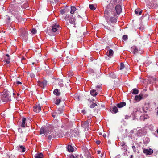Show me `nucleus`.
Listing matches in <instances>:
<instances>
[{"label":"nucleus","instance_id":"nucleus-12","mask_svg":"<svg viewBox=\"0 0 158 158\" xmlns=\"http://www.w3.org/2000/svg\"><path fill=\"white\" fill-rule=\"evenodd\" d=\"M81 126L82 127L85 129L86 128H88L89 127V122L88 121H86L83 123L82 124Z\"/></svg>","mask_w":158,"mask_h":158},{"label":"nucleus","instance_id":"nucleus-57","mask_svg":"<svg viewBox=\"0 0 158 158\" xmlns=\"http://www.w3.org/2000/svg\"><path fill=\"white\" fill-rule=\"evenodd\" d=\"M96 143L98 144V145H99L100 144V141H96Z\"/></svg>","mask_w":158,"mask_h":158},{"label":"nucleus","instance_id":"nucleus-62","mask_svg":"<svg viewBox=\"0 0 158 158\" xmlns=\"http://www.w3.org/2000/svg\"><path fill=\"white\" fill-rule=\"evenodd\" d=\"M80 98V97H79V96H78V97H77V99H78V100H80V98Z\"/></svg>","mask_w":158,"mask_h":158},{"label":"nucleus","instance_id":"nucleus-46","mask_svg":"<svg viewBox=\"0 0 158 158\" xmlns=\"http://www.w3.org/2000/svg\"><path fill=\"white\" fill-rule=\"evenodd\" d=\"M128 37L127 35H124L123 37V39L124 40H126L127 39Z\"/></svg>","mask_w":158,"mask_h":158},{"label":"nucleus","instance_id":"nucleus-14","mask_svg":"<svg viewBox=\"0 0 158 158\" xmlns=\"http://www.w3.org/2000/svg\"><path fill=\"white\" fill-rule=\"evenodd\" d=\"M126 103L125 102H121L117 104V106L119 108H121L126 105Z\"/></svg>","mask_w":158,"mask_h":158},{"label":"nucleus","instance_id":"nucleus-25","mask_svg":"<svg viewBox=\"0 0 158 158\" xmlns=\"http://www.w3.org/2000/svg\"><path fill=\"white\" fill-rule=\"evenodd\" d=\"M35 158H42L43 155L42 153H37L34 156Z\"/></svg>","mask_w":158,"mask_h":158},{"label":"nucleus","instance_id":"nucleus-19","mask_svg":"<svg viewBox=\"0 0 158 158\" xmlns=\"http://www.w3.org/2000/svg\"><path fill=\"white\" fill-rule=\"evenodd\" d=\"M110 111L114 113H116L118 111V109L116 106H113L112 109H110Z\"/></svg>","mask_w":158,"mask_h":158},{"label":"nucleus","instance_id":"nucleus-37","mask_svg":"<svg viewBox=\"0 0 158 158\" xmlns=\"http://www.w3.org/2000/svg\"><path fill=\"white\" fill-rule=\"evenodd\" d=\"M6 158H15V156L14 155L12 154L10 155H8L6 156Z\"/></svg>","mask_w":158,"mask_h":158},{"label":"nucleus","instance_id":"nucleus-9","mask_svg":"<svg viewBox=\"0 0 158 158\" xmlns=\"http://www.w3.org/2000/svg\"><path fill=\"white\" fill-rule=\"evenodd\" d=\"M143 153L147 155H151L153 152V150L151 149H144L143 150Z\"/></svg>","mask_w":158,"mask_h":158},{"label":"nucleus","instance_id":"nucleus-42","mask_svg":"<svg viewBox=\"0 0 158 158\" xmlns=\"http://www.w3.org/2000/svg\"><path fill=\"white\" fill-rule=\"evenodd\" d=\"M102 85H97L96 86V88H98L99 89L98 90L99 91H101L102 90L101 86H102Z\"/></svg>","mask_w":158,"mask_h":158},{"label":"nucleus","instance_id":"nucleus-41","mask_svg":"<svg viewBox=\"0 0 158 158\" xmlns=\"http://www.w3.org/2000/svg\"><path fill=\"white\" fill-rule=\"evenodd\" d=\"M70 158H79L78 156H75L73 155H71L69 156Z\"/></svg>","mask_w":158,"mask_h":158},{"label":"nucleus","instance_id":"nucleus-38","mask_svg":"<svg viewBox=\"0 0 158 158\" xmlns=\"http://www.w3.org/2000/svg\"><path fill=\"white\" fill-rule=\"evenodd\" d=\"M124 67V64L123 63H121L120 64V69L122 70L123 69Z\"/></svg>","mask_w":158,"mask_h":158},{"label":"nucleus","instance_id":"nucleus-54","mask_svg":"<svg viewBox=\"0 0 158 158\" xmlns=\"http://www.w3.org/2000/svg\"><path fill=\"white\" fill-rule=\"evenodd\" d=\"M58 115H57V114H55V113L53 114L52 115V116L55 118Z\"/></svg>","mask_w":158,"mask_h":158},{"label":"nucleus","instance_id":"nucleus-33","mask_svg":"<svg viewBox=\"0 0 158 158\" xmlns=\"http://www.w3.org/2000/svg\"><path fill=\"white\" fill-rule=\"evenodd\" d=\"M42 84L43 85V88H44V87H45L47 84V81L46 80H44L42 82Z\"/></svg>","mask_w":158,"mask_h":158},{"label":"nucleus","instance_id":"nucleus-4","mask_svg":"<svg viewBox=\"0 0 158 158\" xmlns=\"http://www.w3.org/2000/svg\"><path fill=\"white\" fill-rule=\"evenodd\" d=\"M20 35L23 39L27 40L28 38V33L27 31L22 29L19 30Z\"/></svg>","mask_w":158,"mask_h":158},{"label":"nucleus","instance_id":"nucleus-63","mask_svg":"<svg viewBox=\"0 0 158 158\" xmlns=\"http://www.w3.org/2000/svg\"><path fill=\"white\" fill-rule=\"evenodd\" d=\"M133 158V155H131L130 156V158Z\"/></svg>","mask_w":158,"mask_h":158},{"label":"nucleus","instance_id":"nucleus-45","mask_svg":"<svg viewBox=\"0 0 158 158\" xmlns=\"http://www.w3.org/2000/svg\"><path fill=\"white\" fill-rule=\"evenodd\" d=\"M61 101V100L60 99H57L56 100V102H55V104L57 105H58L60 103Z\"/></svg>","mask_w":158,"mask_h":158},{"label":"nucleus","instance_id":"nucleus-64","mask_svg":"<svg viewBox=\"0 0 158 158\" xmlns=\"http://www.w3.org/2000/svg\"><path fill=\"white\" fill-rule=\"evenodd\" d=\"M27 121H29V123L31 122V120H30L28 119Z\"/></svg>","mask_w":158,"mask_h":158},{"label":"nucleus","instance_id":"nucleus-21","mask_svg":"<svg viewBox=\"0 0 158 158\" xmlns=\"http://www.w3.org/2000/svg\"><path fill=\"white\" fill-rule=\"evenodd\" d=\"M135 12L136 15H140L142 14V10L139 8H138L135 10Z\"/></svg>","mask_w":158,"mask_h":158},{"label":"nucleus","instance_id":"nucleus-56","mask_svg":"<svg viewBox=\"0 0 158 158\" xmlns=\"http://www.w3.org/2000/svg\"><path fill=\"white\" fill-rule=\"evenodd\" d=\"M52 136L51 135H49L48 136V139H51L52 138Z\"/></svg>","mask_w":158,"mask_h":158},{"label":"nucleus","instance_id":"nucleus-40","mask_svg":"<svg viewBox=\"0 0 158 158\" xmlns=\"http://www.w3.org/2000/svg\"><path fill=\"white\" fill-rule=\"evenodd\" d=\"M97 104L94 103H93L90 106V107L91 108H94L95 106H96Z\"/></svg>","mask_w":158,"mask_h":158},{"label":"nucleus","instance_id":"nucleus-47","mask_svg":"<svg viewBox=\"0 0 158 158\" xmlns=\"http://www.w3.org/2000/svg\"><path fill=\"white\" fill-rule=\"evenodd\" d=\"M38 84L40 87H43V85L42 84V82L38 81Z\"/></svg>","mask_w":158,"mask_h":158},{"label":"nucleus","instance_id":"nucleus-8","mask_svg":"<svg viewBox=\"0 0 158 158\" xmlns=\"http://www.w3.org/2000/svg\"><path fill=\"white\" fill-rule=\"evenodd\" d=\"M59 25H57L56 23H55L54 24H53L52 26V29L51 31L52 32H55L57 31L58 28H59Z\"/></svg>","mask_w":158,"mask_h":158},{"label":"nucleus","instance_id":"nucleus-31","mask_svg":"<svg viewBox=\"0 0 158 158\" xmlns=\"http://www.w3.org/2000/svg\"><path fill=\"white\" fill-rule=\"evenodd\" d=\"M71 9L70 13L72 14H73L74 12L77 10L75 6H71Z\"/></svg>","mask_w":158,"mask_h":158},{"label":"nucleus","instance_id":"nucleus-23","mask_svg":"<svg viewBox=\"0 0 158 158\" xmlns=\"http://www.w3.org/2000/svg\"><path fill=\"white\" fill-rule=\"evenodd\" d=\"M90 93L93 96H95L97 95V93L96 92L95 90L92 89L90 91Z\"/></svg>","mask_w":158,"mask_h":158},{"label":"nucleus","instance_id":"nucleus-36","mask_svg":"<svg viewBox=\"0 0 158 158\" xmlns=\"http://www.w3.org/2000/svg\"><path fill=\"white\" fill-rule=\"evenodd\" d=\"M48 1L52 3H56L58 2L59 0H47Z\"/></svg>","mask_w":158,"mask_h":158},{"label":"nucleus","instance_id":"nucleus-13","mask_svg":"<svg viewBox=\"0 0 158 158\" xmlns=\"http://www.w3.org/2000/svg\"><path fill=\"white\" fill-rule=\"evenodd\" d=\"M22 123L21 125V126L22 127L24 128L25 126H27V123L26 124V121H26V118H22Z\"/></svg>","mask_w":158,"mask_h":158},{"label":"nucleus","instance_id":"nucleus-5","mask_svg":"<svg viewBox=\"0 0 158 158\" xmlns=\"http://www.w3.org/2000/svg\"><path fill=\"white\" fill-rule=\"evenodd\" d=\"M50 131L47 127H42L40 129V134H43L46 135L49 133Z\"/></svg>","mask_w":158,"mask_h":158},{"label":"nucleus","instance_id":"nucleus-1","mask_svg":"<svg viewBox=\"0 0 158 158\" xmlns=\"http://www.w3.org/2000/svg\"><path fill=\"white\" fill-rule=\"evenodd\" d=\"M114 7L112 3L109 4L107 6V8L105 10L104 15L106 20H109V18L110 17L114 16L115 14L114 12Z\"/></svg>","mask_w":158,"mask_h":158},{"label":"nucleus","instance_id":"nucleus-43","mask_svg":"<svg viewBox=\"0 0 158 158\" xmlns=\"http://www.w3.org/2000/svg\"><path fill=\"white\" fill-rule=\"evenodd\" d=\"M36 30L35 29L33 28L32 29L31 32L33 34H35L36 33Z\"/></svg>","mask_w":158,"mask_h":158},{"label":"nucleus","instance_id":"nucleus-29","mask_svg":"<svg viewBox=\"0 0 158 158\" xmlns=\"http://www.w3.org/2000/svg\"><path fill=\"white\" fill-rule=\"evenodd\" d=\"M19 147L20 149H19V150H22V152H24L25 151V147L24 146H23L22 145H19L18 146V147Z\"/></svg>","mask_w":158,"mask_h":158},{"label":"nucleus","instance_id":"nucleus-32","mask_svg":"<svg viewBox=\"0 0 158 158\" xmlns=\"http://www.w3.org/2000/svg\"><path fill=\"white\" fill-rule=\"evenodd\" d=\"M139 90L136 88L133 89H132V93L134 94H138Z\"/></svg>","mask_w":158,"mask_h":158},{"label":"nucleus","instance_id":"nucleus-3","mask_svg":"<svg viewBox=\"0 0 158 158\" xmlns=\"http://www.w3.org/2000/svg\"><path fill=\"white\" fill-rule=\"evenodd\" d=\"M66 20L69 21L70 23L72 25H73V27H76L75 26V19L73 17V15H66L65 17Z\"/></svg>","mask_w":158,"mask_h":158},{"label":"nucleus","instance_id":"nucleus-51","mask_svg":"<svg viewBox=\"0 0 158 158\" xmlns=\"http://www.w3.org/2000/svg\"><path fill=\"white\" fill-rule=\"evenodd\" d=\"M30 76L31 78H34L35 77L34 74L32 73H31L30 74Z\"/></svg>","mask_w":158,"mask_h":158},{"label":"nucleus","instance_id":"nucleus-39","mask_svg":"<svg viewBox=\"0 0 158 158\" xmlns=\"http://www.w3.org/2000/svg\"><path fill=\"white\" fill-rule=\"evenodd\" d=\"M110 77L113 78H116L117 77V76L115 75L113 73H111L110 74Z\"/></svg>","mask_w":158,"mask_h":158},{"label":"nucleus","instance_id":"nucleus-17","mask_svg":"<svg viewBox=\"0 0 158 158\" xmlns=\"http://www.w3.org/2000/svg\"><path fill=\"white\" fill-rule=\"evenodd\" d=\"M114 54V52L112 49H110L108 51V52H107L106 54L108 56L111 58Z\"/></svg>","mask_w":158,"mask_h":158},{"label":"nucleus","instance_id":"nucleus-59","mask_svg":"<svg viewBox=\"0 0 158 158\" xmlns=\"http://www.w3.org/2000/svg\"><path fill=\"white\" fill-rule=\"evenodd\" d=\"M103 136L104 137H106V134H104L103 135Z\"/></svg>","mask_w":158,"mask_h":158},{"label":"nucleus","instance_id":"nucleus-55","mask_svg":"<svg viewBox=\"0 0 158 158\" xmlns=\"http://www.w3.org/2000/svg\"><path fill=\"white\" fill-rule=\"evenodd\" d=\"M141 118H143V120H144L145 119H147L146 117H145L144 116H141Z\"/></svg>","mask_w":158,"mask_h":158},{"label":"nucleus","instance_id":"nucleus-58","mask_svg":"<svg viewBox=\"0 0 158 158\" xmlns=\"http://www.w3.org/2000/svg\"><path fill=\"white\" fill-rule=\"evenodd\" d=\"M22 84V83L21 82L19 81H18L16 82V84L17 85L21 84Z\"/></svg>","mask_w":158,"mask_h":158},{"label":"nucleus","instance_id":"nucleus-11","mask_svg":"<svg viewBox=\"0 0 158 158\" xmlns=\"http://www.w3.org/2000/svg\"><path fill=\"white\" fill-rule=\"evenodd\" d=\"M115 10L117 14H119L122 11L121 6L119 5H118L115 6Z\"/></svg>","mask_w":158,"mask_h":158},{"label":"nucleus","instance_id":"nucleus-7","mask_svg":"<svg viewBox=\"0 0 158 158\" xmlns=\"http://www.w3.org/2000/svg\"><path fill=\"white\" fill-rule=\"evenodd\" d=\"M41 106L40 104H36L33 107L34 111L38 113L41 111Z\"/></svg>","mask_w":158,"mask_h":158},{"label":"nucleus","instance_id":"nucleus-15","mask_svg":"<svg viewBox=\"0 0 158 158\" xmlns=\"http://www.w3.org/2000/svg\"><path fill=\"white\" fill-rule=\"evenodd\" d=\"M10 57L9 55L6 54V57L4 58V62H6L7 64H9L10 63Z\"/></svg>","mask_w":158,"mask_h":158},{"label":"nucleus","instance_id":"nucleus-30","mask_svg":"<svg viewBox=\"0 0 158 158\" xmlns=\"http://www.w3.org/2000/svg\"><path fill=\"white\" fill-rule=\"evenodd\" d=\"M72 134L75 137H78L79 132L78 131H75L73 132Z\"/></svg>","mask_w":158,"mask_h":158},{"label":"nucleus","instance_id":"nucleus-52","mask_svg":"<svg viewBox=\"0 0 158 158\" xmlns=\"http://www.w3.org/2000/svg\"><path fill=\"white\" fill-rule=\"evenodd\" d=\"M126 143L124 142H123L122 143H121V146L122 147H124L125 146H126Z\"/></svg>","mask_w":158,"mask_h":158},{"label":"nucleus","instance_id":"nucleus-53","mask_svg":"<svg viewBox=\"0 0 158 158\" xmlns=\"http://www.w3.org/2000/svg\"><path fill=\"white\" fill-rule=\"evenodd\" d=\"M107 28L108 29L111 30H113L114 29V27H112V28H110V27H109V26H107Z\"/></svg>","mask_w":158,"mask_h":158},{"label":"nucleus","instance_id":"nucleus-44","mask_svg":"<svg viewBox=\"0 0 158 158\" xmlns=\"http://www.w3.org/2000/svg\"><path fill=\"white\" fill-rule=\"evenodd\" d=\"M60 12L61 14H64L65 12V10L64 9H61L60 10Z\"/></svg>","mask_w":158,"mask_h":158},{"label":"nucleus","instance_id":"nucleus-18","mask_svg":"<svg viewBox=\"0 0 158 158\" xmlns=\"http://www.w3.org/2000/svg\"><path fill=\"white\" fill-rule=\"evenodd\" d=\"M63 109L59 108L57 110V111L55 112V114H57V115H60L63 113Z\"/></svg>","mask_w":158,"mask_h":158},{"label":"nucleus","instance_id":"nucleus-2","mask_svg":"<svg viewBox=\"0 0 158 158\" xmlns=\"http://www.w3.org/2000/svg\"><path fill=\"white\" fill-rule=\"evenodd\" d=\"M14 93H11L8 91H4L1 97V100L4 102L11 101L15 98Z\"/></svg>","mask_w":158,"mask_h":158},{"label":"nucleus","instance_id":"nucleus-20","mask_svg":"<svg viewBox=\"0 0 158 158\" xmlns=\"http://www.w3.org/2000/svg\"><path fill=\"white\" fill-rule=\"evenodd\" d=\"M65 61H66V63H68L69 62H72L73 61V60L71 56H68L66 57Z\"/></svg>","mask_w":158,"mask_h":158},{"label":"nucleus","instance_id":"nucleus-34","mask_svg":"<svg viewBox=\"0 0 158 158\" xmlns=\"http://www.w3.org/2000/svg\"><path fill=\"white\" fill-rule=\"evenodd\" d=\"M5 19L6 21H9L10 20V18L8 15H6L5 16Z\"/></svg>","mask_w":158,"mask_h":158},{"label":"nucleus","instance_id":"nucleus-6","mask_svg":"<svg viewBox=\"0 0 158 158\" xmlns=\"http://www.w3.org/2000/svg\"><path fill=\"white\" fill-rule=\"evenodd\" d=\"M82 149L84 152H85V156H87L88 158H91V156L90 155V153L85 146L83 145L82 146Z\"/></svg>","mask_w":158,"mask_h":158},{"label":"nucleus","instance_id":"nucleus-10","mask_svg":"<svg viewBox=\"0 0 158 158\" xmlns=\"http://www.w3.org/2000/svg\"><path fill=\"white\" fill-rule=\"evenodd\" d=\"M108 19L109 20H106L108 23L110 22L112 23H116L117 20V19L113 17V16L110 17Z\"/></svg>","mask_w":158,"mask_h":158},{"label":"nucleus","instance_id":"nucleus-24","mask_svg":"<svg viewBox=\"0 0 158 158\" xmlns=\"http://www.w3.org/2000/svg\"><path fill=\"white\" fill-rule=\"evenodd\" d=\"M67 149L68 151L71 152H73L74 151V148L71 145H68Z\"/></svg>","mask_w":158,"mask_h":158},{"label":"nucleus","instance_id":"nucleus-61","mask_svg":"<svg viewBox=\"0 0 158 158\" xmlns=\"http://www.w3.org/2000/svg\"><path fill=\"white\" fill-rule=\"evenodd\" d=\"M18 130L19 131H22V129L21 128L18 129Z\"/></svg>","mask_w":158,"mask_h":158},{"label":"nucleus","instance_id":"nucleus-26","mask_svg":"<svg viewBox=\"0 0 158 158\" xmlns=\"http://www.w3.org/2000/svg\"><path fill=\"white\" fill-rule=\"evenodd\" d=\"M80 15L78 14L77 15V17L78 18H81V19H82L83 17L85 16V11H83L82 14L80 13Z\"/></svg>","mask_w":158,"mask_h":158},{"label":"nucleus","instance_id":"nucleus-60","mask_svg":"<svg viewBox=\"0 0 158 158\" xmlns=\"http://www.w3.org/2000/svg\"><path fill=\"white\" fill-rule=\"evenodd\" d=\"M97 153L98 154H100L101 153V151H97Z\"/></svg>","mask_w":158,"mask_h":158},{"label":"nucleus","instance_id":"nucleus-49","mask_svg":"<svg viewBox=\"0 0 158 158\" xmlns=\"http://www.w3.org/2000/svg\"><path fill=\"white\" fill-rule=\"evenodd\" d=\"M15 16L16 18L19 21H20L22 19V17L20 16Z\"/></svg>","mask_w":158,"mask_h":158},{"label":"nucleus","instance_id":"nucleus-48","mask_svg":"<svg viewBox=\"0 0 158 158\" xmlns=\"http://www.w3.org/2000/svg\"><path fill=\"white\" fill-rule=\"evenodd\" d=\"M122 149H123L125 152L127 151V145L125 146L124 147H123Z\"/></svg>","mask_w":158,"mask_h":158},{"label":"nucleus","instance_id":"nucleus-35","mask_svg":"<svg viewBox=\"0 0 158 158\" xmlns=\"http://www.w3.org/2000/svg\"><path fill=\"white\" fill-rule=\"evenodd\" d=\"M89 6L90 9L92 10H95L96 8L93 4H89Z\"/></svg>","mask_w":158,"mask_h":158},{"label":"nucleus","instance_id":"nucleus-22","mask_svg":"<svg viewBox=\"0 0 158 158\" xmlns=\"http://www.w3.org/2000/svg\"><path fill=\"white\" fill-rule=\"evenodd\" d=\"M142 98V95L140 94H139V95H136L135 97V99L137 101H140Z\"/></svg>","mask_w":158,"mask_h":158},{"label":"nucleus","instance_id":"nucleus-16","mask_svg":"<svg viewBox=\"0 0 158 158\" xmlns=\"http://www.w3.org/2000/svg\"><path fill=\"white\" fill-rule=\"evenodd\" d=\"M56 82L60 87H62L63 85V81L62 79L58 78L56 80Z\"/></svg>","mask_w":158,"mask_h":158},{"label":"nucleus","instance_id":"nucleus-50","mask_svg":"<svg viewBox=\"0 0 158 158\" xmlns=\"http://www.w3.org/2000/svg\"><path fill=\"white\" fill-rule=\"evenodd\" d=\"M132 148L133 150V151L135 152L136 151V148L134 146H132Z\"/></svg>","mask_w":158,"mask_h":158},{"label":"nucleus","instance_id":"nucleus-28","mask_svg":"<svg viewBox=\"0 0 158 158\" xmlns=\"http://www.w3.org/2000/svg\"><path fill=\"white\" fill-rule=\"evenodd\" d=\"M54 94L57 96H59L60 95V93L59 92L58 89H56L53 91Z\"/></svg>","mask_w":158,"mask_h":158},{"label":"nucleus","instance_id":"nucleus-27","mask_svg":"<svg viewBox=\"0 0 158 158\" xmlns=\"http://www.w3.org/2000/svg\"><path fill=\"white\" fill-rule=\"evenodd\" d=\"M131 48L133 50V53L134 54H135L137 52L138 50L136 46H133L131 47Z\"/></svg>","mask_w":158,"mask_h":158}]
</instances>
